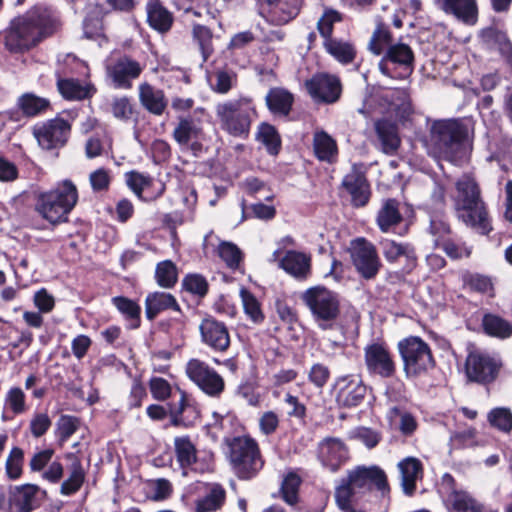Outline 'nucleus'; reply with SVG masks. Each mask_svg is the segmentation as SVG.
I'll list each match as a JSON object with an SVG mask.
<instances>
[{
  "label": "nucleus",
  "instance_id": "obj_1",
  "mask_svg": "<svg viewBox=\"0 0 512 512\" xmlns=\"http://www.w3.org/2000/svg\"><path fill=\"white\" fill-rule=\"evenodd\" d=\"M61 28L59 14L46 6H34L24 14L11 19L0 32L4 50L13 57H21L36 49Z\"/></svg>",
  "mask_w": 512,
  "mask_h": 512
},
{
  "label": "nucleus",
  "instance_id": "obj_2",
  "mask_svg": "<svg viewBox=\"0 0 512 512\" xmlns=\"http://www.w3.org/2000/svg\"><path fill=\"white\" fill-rule=\"evenodd\" d=\"M469 128L461 118L435 120L430 127L433 153L454 165H462L467 158Z\"/></svg>",
  "mask_w": 512,
  "mask_h": 512
},
{
  "label": "nucleus",
  "instance_id": "obj_3",
  "mask_svg": "<svg viewBox=\"0 0 512 512\" xmlns=\"http://www.w3.org/2000/svg\"><path fill=\"white\" fill-rule=\"evenodd\" d=\"M456 192L454 208L458 220L481 235H489L493 226L478 183L472 177H463L456 182Z\"/></svg>",
  "mask_w": 512,
  "mask_h": 512
},
{
  "label": "nucleus",
  "instance_id": "obj_4",
  "mask_svg": "<svg viewBox=\"0 0 512 512\" xmlns=\"http://www.w3.org/2000/svg\"><path fill=\"white\" fill-rule=\"evenodd\" d=\"M215 113L222 131L243 140L249 138L252 124L259 117L255 101L249 96L218 103Z\"/></svg>",
  "mask_w": 512,
  "mask_h": 512
},
{
  "label": "nucleus",
  "instance_id": "obj_5",
  "mask_svg": "<svg viewBox=\"0 0 512 512\" xmlns=\"http://www.w3.org/2000/svg\"><path fill=\"white\" fill-rule=\"evenodd\" d=\"M78 202V190L69 179L35 196V211L52 225L68 222V216Z\"/></svg>",
  "mask_w": 512,
  "mask_h": 512
},
{
  "label": "nucleus",
  "instance_id": "obj_6",
  "mask_svg": "<svg viewBox=\"0 0 512 512\" xmlns=\"http://www.w3.org/2000/svg\"><path fill=\"white\" fill-rule=\"evenodd\" d=\"M224 443L227 446V459L239 480H251L263 469L265 459L259 443L252 436L227 437Z\"/></svg>",
  "mask_w": 512,
  "mask_h": 512
},
{
  "label": "nucleus",
  "instance_id": "obj_7",
  "mask_svg": "<svg viewBox=\"0 0 512 512\" xmlns=\"http://www.w3.org/2000/svg\"><path fill=\"white\" fill-rule=\"evenodd\" d=\"M301 299L321 330L334 328L341 313L340 300L336 292L323 285H317L305 290Z\"/></svg>",
  "mask_w": 512,
  "mask_h": 512
},
{
  "label": "nucleus",
  "instance_id": "obj_8",
  "mask_svg": "<svg viewBox=\"0 0 512 512\" xmlns=\"http://www.w3.org/2000/svg\"><path fill=\"white\" fill-rule=\"evenodd\" d=\"M397 349L407 378L426 375L436 367L437 362L430 345L419 336L411 335L401 339Z\"/></svg>",
  "mask_w": 512,
  "mask_h": 512
},
{
  "label": "nucleus",
  "instance_id": "obj_9",
  "mask_svg": "<svg viewBox=\"0 0 512 512\" xmlns=\"http://www.w3.org/2000/svg\"><path fill=\"white\" fill-rule=\"evenodd\" d=\"M380 56L378 69L382 75L394 80L407 79L415 68V53L410 45L401 41L388 45Z\"/></svg>",
  "mask_w": 512,
  "mask_h": 512
},
{
  "label": "nucleus",
  "instance_id": "obj_10",
  "mask_svg": "<svg viewBox=\"0 0 512 512\" xmlns=\"http://www.w3.org/2000/svg\"><path fill=\"white\" fill-rule=\"evenodd\" d=\"M502 363L490 353L472 348L468 350L464 371L468 382L490 385L498 378Z\"/></svg>",
  "mask_w": 512,
  "mask_h": 512
},
{
  "label": "nucleus",
  "instance_id": "obj_11",
  "mask_svg": "<svg viewBox=\"0 0 512 512\" xmlns=\"http://www.w3.org/2000/svg\"><path fill=\"white\" fill-rule=\"evenodd\" d=\"M351 263L359 277L363 280H374L379 274L383 263L376 246L365 237H357L350 241L348 247Z\"/></svg>",
  "mask_w": 512,
  "mask_h": 512
},
{
  "label": "nucleus",
  "instance_id": "obj_12",
  "mask_svg": "<svg viewBox=\"0 0 512 512\" xmlns=\"http://www.w3.org/2000/svg\"><path fill=\"white\" fill-rule=\"evenodd\" d=\"M142 72L140 62L126 54L110 57L105 62V77L114 89H132Z\"/></svg>",
  "mask_w": 512,
  "mask_h": 512
},
{
  "label": "nucleus",
  "instance_id": "obj_13",
  "mask_svg": "<svg viewBox=\"0 0 512 512\" xmlns=\"http://www.w3.org/2000/svg\"><path fill=\"white\" fill-rule=\"evenodd\" d=\"M364 363L371 376L392 379L397 376V363L389 345L385 341H376L364 347Z\"/></svg>",
  "mask_w": 512,
  "mask_h": 512
},
{
  "label": "nucleus",
  "instance_id": "obj_14",
  "mask_svg": "<svg viewBox=\"0 0 512 512\" xmlns=\"http://www.w3.org/2000/svg\"><path fill=\"white\" fill-rule=\"evenodd\" d=\"M347 478L360 495H365L373 490L378 491L382 497L390 493V485L385 471L377 465L357 466L348 471Z\"/></svg>",
  "mask_w": 512,
  "mask_h": 512
},
{
  "label": "nucleus",
  "instance_id": "obj_15",
  "mask_svg": "<svg viewBox=\"0 0 512 512\" xmlns=\"http://www.w3.org/2000/svg\"><path fill=\"white\" fill-rule=\"evenodd\" d=\"M368 387L361 375L337 376L332 386L335 402L340 408L352 409L360 406L367 395Z\"/></svg>",
  "mask_w": 512,
  "mask_h": 512
},
{
  "label": "nucleus",
  "instance_id": "obj_16",
  "mask_svg": "<svg viewBox=\"0 0 512 512\" xmlns=\"http://www.w3.org/2000/svg\"><path fill=\"white\" fill-rule=\"evenodd\" d=\"M188 378L206 395L219 398L225 390L223 377L205 361L190 359L186 364Z\"/></svg>",
  "mask_w": 512,
  "mask_h": 512
},
{
  "label": "nucleus",
  "instance_id": "obj_17",
  "mask_svg": "<svg viewBox=\"0 0 512 512\" xmlns=\"http://www.w3.org/2000/svg\"><path fill=\"white\" fill-rule=\"evenodd\" d=\"M70 133L71 124L68 120L61 117L38 122L32 127L34 138L45 150H53L65 146Z\"/></svg>",
  "mask_w": 512,
  "mask_h": 512
},
{
  "label": "nucleus",
  "instance_id": "obj_18",
  "mask_svg": "<svg viewBox=\"0 0 512 512\" xmlns=\"http://www.w3.org/2000/svg\"><path fill=\"white\" fill-rule=\"evenodd\" d=\"M176 394L167 402L169 407L170 425L177 428L189 429L200 421L201 411L195 399L186 391L177 388Z\"/></svg>",
  "mask_w": 512,
  "mask_h": 512
},
{
  "label": "nucleus",
  "instance_id": "obj_19",
  "mask_svg": "<svg viewBox=\"0 0 512 512\" xmlns=\"http://www.w3.org/2000/svg\"><path fill=\"white\" fill-rule=\"evenodd\" d=\"M200 340L214 353H226L231 346V335L226 323L207 314L199 324Z\"/></svg>",
  "mask_w": 512,
  "mask_h": 512
},
{
  "label": "nucleus",
  "instance_id": "obj_20",
  "mask_svg": "<svg viewBox=\"0 0 512 512\" xmlns=\"http://www.w3.org/2000/svg\"><path fill=\"white\" fill-rule=\"evenodd\" d=\"M174 454L179 467L183 470L191 469L198 473H205L210 471L213 465V455L200 458L196 445L189 435L174 438Z\"/></svg>",
  "mask_w": 512,
  "mask_h": 512
},
{
  "label": "nucleus",
  "instance_id": "obj_21",
  "mask_svg": "<svg viewBox=\"0 0 512 512\" xmlns=\"http://www.w3.org/2000/svg\"><path fill=\"white\" fill-rule=\"evenodd\" d=\"M309 95L319 103H336L342 94V83L338 76L329 73H316L306 80Z\"/></svg>",
  "mask_w": 512,
  "mask_h": 512
},
{
  "label": "nucleus",
  "instance_id": "obj_22",
  "mask_svg": "<svg viewBox=\"0 0 512 512\" xmlns=\"http://www.w3.org/2000/svg\"><path fill=\"white\" fill-rule=\"evenodd\" d=\"M47 499V491L36 484H22L15 486L9 492V512H33L40 508Z\"/></svg>",
  "mask_w": 512,
  "mask_h": 512
},
{
  "label": "nucleus",
  "instance_id": "obj_23",
  "mask_svg": "<svg viewBox=\"0 0 512 512\" xmlns=\"http://www.w3.org/2000/svg\"><path fill=\"white\" fill-rule=\"evenodd\" d=\"M317 458L325 468L337 472L349 460V449L340 438L326 437L318 443Z\"/></svg>",
  "mask_w": 512,
  "mask_h": 512
},
{
  "label": "nucleus",
  "instance_id": "obj_24",
  "mask_svg": "<svg viewBox=\"0 0 512 512\" xmlns=\"http://www.w3.org/2000/svg\"><path fill=\"white\" fill-rule=\"evenodd\" d=\"M340 187L351 197V205L354 208L365 207L371 198V186L364 172L353 166L351 172L347 173L341 182Z\"/></svg>",
  "mask_w": 512,
  "mask_h": 512
},
{
  "label": "nucleus",
  "instance_id": "obj_25",
  "mask_svg": "<svg viewBox=\"0 0 512 512\" xmlns=\"http://www.w3.org/2000/svg\"><path fill=\"white\" fill-rule=\"evenodd\" d=\"M439 8L467 26H474L479 19L477 0H440Z\"/></svg>",
  "mask_w": 512,
  "mask_h": 512
},
{
  "label": "nucleus",
  "instance_id": "obj_26",
  "mask_svg": "<svg viewBox=\"0 0 512 512\" xmlns=\"http://www.w3.org/2000/svg\"><path fill=\"white\" fill-rule=\"evenodd\" d=\"M269 7L268 21L282 26L295 19L304 4V0H261Z\"/></svg>",
  "mask_w": 512,
  "mask_h": 512
},
{
  "label": "nucleus",
  "instance_id": "obj_27",
  "mask_svg": "<svg viewBox=\"0 0 512 512\" xmlns=\"http://www.w3.org/2000/svg\"><path fill=\"white\" fill-rule=\"evenodd\" d=\"M146 22L148 26L160 34L168 33L174 24L173 13L161 0H147Z\"/></svg>",
  "mask_w": 512,
  "mask_h": 512
},
{
  "label": "nucleus",
  "instance_id": "obj_28",
  "mask_svg": "<svg viewBox=\"0 0 512 512\" xmlns=\"http://www.w3.org/2000/svg\"><path fill=\"white\" fill-rule=\"evenodd\" d=\"M401 487L406 496H413L417 489V481L424 476V466L420 459L408 456L398 463Z\"/></svg>",
  "mask_w": 512,
  "mask_h": 512
},
{
  "label": "nucleus",
  "instance_id": "obj_29",
  "mask_svg": "<svg viewBox=\"0 0 512 512\" xmlns=\"http://www.w3.org/2000/svg\"><path fill=\"white\" fill-rule=\"evenodd\" d=\"M138 98L141 106L155 116H161L168 106V100L164 91L148 82L139 84Z\"/></svg>",
  "mask_w": 512,
  "mask_h": 512
},
{
  "label": "nucleus",
  "instance_id": "obj_30",
  "mask_svg": "<svg viewBox=\"0 0 512 512\" xmlns=\"http://www.w3.org/2000/svg\"><path fill=\"white\" fill-rule=\"evenodd\" d=\"M374 128L381 151L387 155L395 154L401 145L397 124L387 118H380L375 121Z\"/></svg>",
  "mask_w": 512,
  "mask_h": 512
},
{
  "label": "nucleus",
  "instance_id": "obj_31",
  "mask_svg": "<svg viewBox=\"0 0 512 512\" xmlns=\"http://www.w3.org/2000/svg\"><path fill=\"white\" fill-rule=\"evenodd\" d=\"M294 102L293 93L284 87H272L265 96V103L269 112L279 117L289 116Z\"/></svg>",
  "mask_w": 512,
  "mask_h": 512
},
{
  "label": "nucleus",
  "instance_id": "obj_32",
  "mask_svg": "<svg viewBox=\"0 0 512 512\" xmlns=\"http://www.w3.org/2000/svg\"><path fill=\"white\" fill-rule=\"evenodd\" d=\"M279 268L297 279H306L311 272V258L303 252L288 250L279 260Z\"/></svg>",
  "mask_w": 512,
  "mask_h": 512
},
{
  "label": "nucleus",
  "instance_id": "obj_33",
  "mask_svg": "<svg viewBox=\"0 0 512 512\" xmlns=\"http://www.w3.org/2000/svg\"><path fill=\"white\" fill-rule=\"evenodd\" d=\"M166 310L181 312L180 305L172 294L159 291L148 293L145 298V315L148 320L153 321Z\"/></svg>",
  "mask_w": 512,
  "mask_h": 512
},
{
  "label": "nucleus",
  "instance_id": "obj_34",
  "mask_svg": "<svg viewBox=\"0 0 512 512\" xmlns=\"http://www.w3.org/2000/svg\"><path fill=\"white\" fill-rule=\"evenodd\" d=\"M16 107L22 110L26 119L40 117L53 110L50 99L41 97L34 92L21 94L16 100Z\"/></svg>",
  "mask_w": 512,
  "mask_h": 512
},
{
  "label": "nucleus",
  "instance_id": "obj_35",
  "mask_svg": "<svg viewBox=\"0 0 512 512\" xmlns=\"http://www.w3.org/2000/svg\"><path fill=\"white\" fill-rule=\"evenodd\" d=\"M403 222V215L400 212V203L395 198H388L383 201L381 208L376 215V224L383 233L394 231L395 227Z\"/></svg>",
  "mask_w": 512,
  "mask_h": 512
},
{
  "label": "nucleus",
  "instance_id": "obj_36",
  "mask_svg": "<svg viewBox=\"0 0 512 512\" xmlns=\"http://www.w3.org/2000/svg\"><path fill=\"white\" fill-rule=\"evenodd\" d=\"M57 89L61 96L69 101L90 99L97 92L93 84L82 85L78 79L74 78H59L57 80Z\"/></svg>",
  "mask_w": 512,
  "mask_h": 512
},
{
  "label": "nucleus",
  "instance_id": "obj_37",
  "mask_svg": "<svg viewBox=\"0 0 512 512\" xmlns=\"http://www.w3.org/2000/svg\"><path fill=\"white\" fill-rule=\"evenodd\" d=\"M481 328L483 333L491 338L506 340L512 337V323L495 313H484Z\"/></svg>",
  "mask_w": 512,
  "mask_h": 512
},
{
  "label": "nucleus",
  "instance_id": "obj_38",
  "mask_svg": "<svg viewBox=\"0 0 512 512\" xmlns=\"http://www.w3.org/2000/svg\"><path fill=\"white\" fill-rule=\"evenodd\" d=\"M66 458L71 462L69 467L70 476L61 484L60 493L71 496L81 489L85 481V471L81 459L75 453H67Z\"/></svg>",
  "mask_w": 512,
  "mask_h": 512
},
{
  "label": "nucleus",
  "instance_id": "obj_39",
  "mask_svg": "<svg viewBox=\"0 0 512 512\" xmlns=\"http://www.w3.org/2000/svg\"><path fill=\"white\" fill-rule=\"evenodd\" d=\"M323 48L330 56L343 65L354 62L357 55L355 45L341 38L334 37L328 41H323Z\"/></svg>",
  "mask_w": 512,
  "mask_h": 512
},
{
  "label": "nucleus",
  "instance_id": "obj_40",
  "mask_svg": "<svg viewBox=\"0 0 512 512\" xmlns=\"http://www.w3.org/2000/svg\"><path fill=\"white\" fill-rule=\"evenodd\" d=\"M112 304L122 314L127 322V329L136 330L141 326V306L126 296H115Z\"/></svg>",
  "mask_w": 512,
  "mask_h": 512
},
{
  "label": "nucleus",
  "instance_id": "obj_41",
  "mask_svg": "<svg viewBox=\"0 0 512 512\" xmlns=\"http://www.w3.org/2000/svg\"><path fill=\"white\" fill-rule=\"evenodd\" d=\"M202 128L191 116H180L172 132V137L180 146H187L193 139L199 138Z\"/></svg>",
  "mask_w": 512,
  "mask_h": 512
},
{
  "label": "nucleus",
  "instance_id": "obj_42",
  "mask_svg": "<svg viewBox=\"0 0 512 512\" xmlns=\"http://www.w3.org/2000/svg\"><path fill=\"white\" fill-rule=\"evenodd\" d=\"M382 254L388 263H396L400 257L405 256L408 264L414 268L417 264V257L414 255L413 249L409 250L408 244L397 243L391 239H382L379 242Z\"/></svg>",
  "mask_w": 512,
  "mask_h": 512
},
{
  "label": "nucleus",
  "instance_id": "obj_43",
  "mask_svg": "<svg viewBox=\"0 0 512 512\" xmlns=\"http://www.w3.org/2000/svg\"><path fill=\"white\" fill-rule=\"evenodd\" d=\"M255 139L264 145L269 155L277 156L282 148L279 132L268 122H261L258 125Z\"/></svg>",
  "mask_w": 512,
  "mask_h": 512
},
{
  "label": "nucleus",
  "instance_id": "obj_44",
  "mask_svg": "<svg viewBox=\"0 0 512 512\" xmlns=\"http://www.w3.org/2000/svg\"><path fill=\"white\" fill-rule=\"evenodd\" d=\"M441 489L445 495L444 502L449 512L470 494L466 490L458 489L456 479L448 472L441 477Z\"/></svg>",
  "mask_w": 512,
  "mask_h": 512
},
{
  "label": "nucleus",
  "instance_id": "obj_45",
  "mask_svg": "<svg viewBox=\"0 0 512 512\" xmlns=\"http://www.w3.org/2000/svg\"><path fill=\"white\" fill-rule=\"evenodd\" d=\"M313 148L315 156L320 161L332 162L338 153L336 141L325 131L314 134Z\"/></svg>",
  "mask_w": 512,
  "mask_h": 512
},
{
  "label": "nucleus",
  "instance_id": "obj_46",
  "mask_svg": "<svg viewBox=\"0 0 512 512\" xmlns=\"http://www.w3.org/2000/svg\"><path fill=\"white\" fill-rule=\"evenodd\" d=\"M226 492L224 488L217 484L214 485L208 494L199 498L195 502L196 512H213L219 510L225 502Z\"/></svg>",
  "mask_w": 512,
  "mask_h": 512
},
{
  "label": "nucleus",
  "instance_id": "obj_47",
  "mask_svg": "<svg viewBox=\"0 0 512 512\" xmlns=\"http://www.w3.org/2000/svg\"><path fill=\"white\" fill-rule=\"evenodd\" d=\"M393 34L390 31L388 25L383 22H379L370 38L368 49L369 51L380 56L384 53L388 45L394 44Z\"/></svg>",
  "mask_w": 512,
  "mask_h": 512
},
{
  "label": "nucleus",
  "instance_id": "obj_48",
  "mask_svg": "<svg viewBox=\"0 0 512 512\" xmlns=\"http://www.w3.org/2000/svg\"><path fill=\"white\" fill-rule=\"evenodd\" d=\"M301 484V477L294 471H289L284 476L280 486V494L286 504L295 506L299 502V490Z\"/></svg>",
  "mask_w": 512,
  "mask_h": 512
},
{
  "label": "nucleus",
  "instance_id": "obj_49",
  "mask_svg": "<svg viewBox=\"0 0 512 512\" xmlns=\"http://www.w3.org/2000/svg\"><path fill=\"white\" fill-rule=\"evenodd\" d=\"M428 232L434 237L435 245L452 234V228L448 221V216L444 211H435L430 214Z\"/></svg>",
  "mask_w": 512,
  "mask_h": 512
},
{
  "label": "nucleus",
  "instance_id": "obj_50",
  "mask_svg": "<svg viewBox=\"0 0 512 512\" xmlns=\"http://www.w3.org/2000/svg\"><path fill=\"white\" fill-rule=\"evenodd\" d=\"M156 283L164 289H172L178 281V269L172 260L157 263L155 268Z\"/></svg>",
  "mask_w": 512,
  "mask_h": 512
},
{
  "label": "nucleus",
  "instance_id": "obj_51",
  "mask_svg": "<svg viewBox=\"0 0 512 512\" xmlns=\"http://www.w3.org/2000/svg\"><path fill=\"white\" fill-rule=\"evenodd\" d=\"M344 19V15L336 9L326 7L323 11V14L318 19L316 23L317 31L320 36L323 38V41H328L332 38L334 32V25L336 23L342 22Z\"/></svg>",
  "mask_w": 512,
  "mask_h": 512
},
{
  "label": "nucleus",
  "instance_id": "obj_52",
  "mask_svg": "<svg viewBox=\"0 0 512 512\" xmlns=\"http://www.w3.org/2000/svg\"><path fill=\"white\" fill-rule=\"evenodd\" d=\"M81 426V419L74 415L62 414L55 427V437L60 445L66 443Z\"/></svg>",
  "mask_w": 512,
  "mask_h": 512
},
{
  "label": "nucleus",
  "instance_id": "obj_53",
  "mask_svg": "<svg viewBox=\"0 0 512 512\" xmlns=\"http://www.w3.org/2000/svg\"><path fill=\"white\" fill-rule=\"evenodd\" d=\"M209 288V282L200 273H188L182 279V289L198 299L205 298Z\"/></svg>",
  "mask_w": 512,
  "mask_h": 512
},
{
  "label": "nucleus",
  "instance_id": "obj_54",
  "mask_svg": "<svg viewBox=\"0 0 512 512\" xmlns=\"http://www.w3.org/2000/svg\"><path fill=\"white\" fill-rule=\"evenodd\" d=\"M240 297L243 304L244 313L254 323L261 324L265 320V315L262 311L261 303L255 295L248 289L242 288L240 290Z\"/></svg>",
  "mask_w": 512,
  "mask_h": 512
},
{
  "label": "nucleus",
  "instance_id": "obj_55",
  "mask_svg": "<svg viewBox=\"0 0 512 512\" xmlns=\"http://www.w3.org/2000/svg\"><path fill=\"white\" fill-rule=\"evenodd\" d=\"M192 37L199 46L203 61H207L214 51L212 30L202 24H193Z\"/></svg>",
  "mask_w": 512,
  "mask_h": 512
},
{
  "label": "nucleus",
  "instance_id": "obj_56",
  "mask_svg": "<svg viewBox=\"0 0 512 512\" xmlns=\"http://www.w3.org/2000/svg\"><path fill=\"white\" fill-rule=\"evenodd\" d=\"M487 420L491 427L509 434L512 431V411L507 407H495L488 412Z\"/></svg>",
  "mask_w": 512,
  "mask_h": 512
},
{
  "label": "nucleus",
  "instance_id": "obj_57",
  "mask_svg": "<svg viewBox=\"0 0 512 512\" xmlns=\"http://www.w3.org/2000/svg\"><path fill=\"white\" fill-rule=\"evenodd\" d=\"M358 495L348 478L343 479L342 484L336 488L335 500L342 512H357L353 505V499Z\"/></svg>",
  "mask_w": 512,
  "mask_h": 512
},
{
  "label": "nucleus",
  "instance_id": "obj_58",
  "mask_svg": "<svg viewBox=\"0 0 512 512\" xmlns=\"http://www.w3.org/2000/svg\"><path fill=\"white\" fill-rule=\"evenodd\" d=\"M125 181L129 189L139 199H145V197H143L144 190L150 188L154 183V179L150 175L136 170L126 172Z\"/></svg>",
  "mask_w": 512,
  "mask_h": 512
},
{
  "label": "nucleus",
  "instance_id": "obj_59",
  "mask_svg": "<svg viewBox=\"0 0 512 512\" xmlns=\"http://www.w3.org/2000/svg\"><path fill=\"white\" fill-rule=\"evenodd\" d=\"M218 255L230 269L239 268L243 261V253L238 246L232 242H221L218 246Z\"/></svg>",
  "mask_w": 512,
  "mask_h": 512
},
{
  "label": "nucleus",
  "instance_id": "obj_60",
  "mask_svg": "<svg viewBox=\"0 0 512 512\" xmlns=\"http://www.w3.org/2000/svg\"><path fill=\"white\" fill-rule=\"evenodd\" d=\"M24 451L20 447H13L7 457L5 469L10 480H17L23 473Z\"/></svg>",
  "mask_w": 512,
  "mask_h": 512
},
{
  "label": "nucleus",
  "instance_id": "obj_61",
  "mask_svg": "<svg viewBox=\"0 0 512 512\" xmlns=\"http://www.w3.org/2000/svg\"><path fill=\"white\" fill-rule=\"evenodd\" d=\"M113 116L121 121L128 122L136 114L135 106L127 96L116 97L111 103Z\"/></svg>",
  "mask_w": 512,
  "mask_h": 512
},
{
  "label": "nucleus",
  "instance_id": "obj_62",
  "mask_svg": "<svg viewBox=\"0 0 512 512\" xmlns=\"http://www.w3.org/2000/svg\"><path fill=\"white\" fill-rule=\"evenodd\" d=\"M148 385L152 397L157 401L170 400L175 395L171 384L162 377H151Z\"/></svg>",
  "mask_w": 512,
  "mask_h": 512
},
{
  "label": "nucleus",
  "instance_id": "obj_63",
  "mask_svg": "<svg viewBox=\"0 0 512 512\" xmlns=\"http://www.w3.org/2000/svg\"><path fill=\"white\" fill-rule=\"evenodd\" d=\"M435 246L441 248L452 260H459L463 257L468 258L472 253L471 248L467 247L465 243H457L450 237L446 238Z\"/></svg>",
  "mask_w": 512,
  "mask_h": 512
},
{
  "label": "nucleus",
  "instance_id": "obj_64",
  "mask_svg": "<svg viewBox=\"0 0 512 512\" xmlns=\"http://www.w3.org/2000/svg\"><path fill=\"white\" fill-rule=\"evenodd\" d=\"M450 512H499L484 502H481L471 494L467 495L459 504H457Z\"/></svg>",
  "mask_w": 512,
  "mask_h": 512
}]
</instances>
